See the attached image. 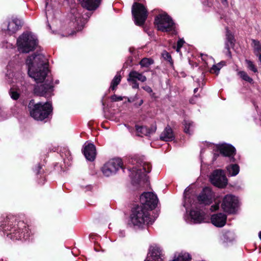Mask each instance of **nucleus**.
Here are the masks:
<instances>
[{
    "instance_id": "nucleus-1",
    "label": "nucleus",
    "mask_w": 261,
    "mask_h": 261,
    "mask_svg": "<svg viewBox=\"0 0 261 261\" xmlns=\"http://www.w3.org/2000/svg\"><path fill=\"white\" fill-rule=\"evenodd\" d=\"M26 63L29 76L37 83L44 82L49 72L45 57L42 54L30 56Z\"/></svg>"
},
{
    "instance_id": "nucleus-2",
    "label": "nucleus",
    "mask_w": 261,
    "mask_h": 261,
    "mask_svg": "<svg viewBox=\"0 0 261 261\" xmlns=\"http://www.w3.org/2000/svg\"><path fill=\"white\" fill-rule=\"evenodd\" d=\"M154 221V219L150 217L147 208L137 206L132 211L129 224L136 228H141L145 225L152 224Z\"/></svg>"
},
{
    "instance_id": "nucleus-3",
    "label": "nucleus",
    "mask_w": 261,
    "mask_h": 261,
    "mask_svg": "<svg viewBox=\"0 0 261 261\" xmlns=\"http://www.w3.org/2000/svg\"><path fill=\"white\" fill-rule=\"evenodd\" d=\"M28 108L31 117L37 120H43L47 118L52 111L51 105L48 102L42 105L41 103L35 104L31 101Z\"/></svg>"
},
{
    "instance_id": "nucleus-4",
    "label": "nucleus",
    "mask_w": 261,
    "mask_h": 261,
    "mask_svg": "<svg viewBox=\"0 0 261 261\" xmlns=\"http://www.w3.org/2000/svg\"><path fill=\"white\" fill-rule=\"evenodd\" d=\"M18 48L20 51L28 53L34 50L37 45L36 36L31 33H23L17 39Z\"/></svg>"
},
{
    "instance_id": "nucleus-5",
    "label": "nucleus",
    "mask_w": 261,
    "mask_h": 261,
    "mask_svg": "<svg viewBox=\"0 0 261 261\" xmlns=\"http://www.w3.org/2000/svg\"><path fill=\"white\" fill-rule=\"evenodd\" d=\"M151 165L150 163L141 161L137 162L136 166L130 170V175L132 180L134 182H138L142 179H145L146 174L150 172Z\"/></svg>"
},
{
    "instance_id": "nucleus-6",
    "label": "nucleus",
    "mask_w": 261,
    "mask_h": 261,
    "mask_svg": "<svg viewBox=\"0 0 261 261\" xmlns=\"http://www.w3.org/2000/svg\"><path fill=\"white\" fill-rule=\"evenodd\" d=\"M132 15L134 18L135 24L142 25L147 17V10L141 4L134 3L132 9Z\"/></svg>"
},
{
    "instance_id": "nucleus-7",
    "label": "nucleus",
    "mask_w": 261,
    "mask_h": 261,
    "mask_svg": "<svg viewBox=\"0 0 261 261\" xmlns=\"http://www.w3.org/2000/svg\"><path fill=\"white\" fill-rule=\"evenodd\" d=\"M158 30L162 32L171 31L174 27V23L170 17L166 13L158 15L154 22Z\"/></svg>"
},
{
    "instance_id": "nucleus-8",
    "label": "nucleus",
    "mask_w": 261,
    "mask_h": 261,
    "mask_svg": "<svg viewBox=\"0 0 261 261\" xmlns=\"http://www.w3.org/2000/svg\"><path fill=\"white\" fill-rule=\"evenodd\" d=\"M122 167L123 163L120 159H113L104 164L101 168V171L105 176L108 177L115 174Z\"/></svg>"
},
{
    "instance_id": "nucleus-9",
    "label": "nucleus",
    "mask_w": 261,
    "mask_h": 261,
    "mask_svg": "<svg viewBox=\"0 0 261 261\" xmlns=\"http://www.w3.org/2000/svg\"><path fill=\"white\" fill-rule=\"evenodd\" d=\"M140 202L143 207L148 209L154 208L158 203V198L156 196L151 192L144 193L140 196Z\"/></svg>"
},
{
    "instance_id": "nucleus-10",
    "label": "nucleus",
    "mask_w": 261,
    "mask_h": 261,
    "mask_svg": "<svg viewBox=\"0 0 261 261\" xmlns=\"http://www.w3.org/2000/svg\"><path fill=\"white\" fill-rule=\"evenodd\" d=\"M210 178L212 184L219 188H224L227 184V179L222 170H215L211 175Z\"/></svg>"
},
{
    "instance_id": "nucleus-11",
    "label": "nucleus",
    "mask_w": 261,
    "mask_h": 261,
    "mask_svg": "<svg viewBox=\"0 0 261 261\" xmlns=\"http://www.w3.org/2000/svg\"><path fill=\"white\" fill-rule=\"evenodd\" d=\"M237 204V197L231 195H227L223 199L222 207L225 212L230 214L233 213L235 212Z\"/></svg>"
},
{
    "instance_id": "nucleus-12",
    "label": "nucleus",
    "mask_w": 261,
    "mask_h": 261,
    "mask_svg": "<svg viewBox=\"0 0 261 261\" xmlns=\"http://www.w3.org/2000/svg\"><path fill=\"white\" fill-rule=\"evenodd\" d=\"M146 80V77L145 75L135 70H132L129 72L127 79L133 89L139 88V86L137 81L145 82Z\"/></svg>"
},
{
    "instance_id": "nucleus-13",
    "label": "nucleus",
    "mask_w": 261,
    "mask_h": 261,
    "mask_svg": "<svg viewBox=\"0 0 261 261\" xmlns=\"http://www.w3.org/2000/svg\"><path fill=\"white\" fill-rule=\"evenodd\" d=\"M71 13L72 16L71 18L72 20L75 23V25L77 28V30H81L85 24L87 19L89 17V16L86 15V17H82L81 13L76 9H72Z\"/></svg>"
},
{
    "instance_id": "nucleus-14",
    "label": "nucleus",
    "mask_w": 261,
    "mask_h": 261,
    "mask_svg": "<svg viewBox=\"0 0 261 261\" xmlns=\"http://www.w3.org/2000/svg\"><path fill=\"white\" fill-rule=\"evenodd\" d=\"M214 195L211 189L209 188H205L198 197L199 201L203 204H210L213 198Z\"/></svg>"
},
{
    "instance_id": "nucleus-15",
    "label": "nucleus",
    "mask_w": 261,
    "mask_h": 261,
    "mask_svg": "<svg viewBox=\"0 0 261 261\" xmlns=\"http://www.w3.org/2000/svg\"><path fill=\"white\" fill-rule=\"evenodd\" d=\"M191 221L194 223H200L203 222L205 219L204 213L200 210H192L190 214Z\"/></svg>"
},
{
    "instance_id": "nucleus-16",
    "label": "nucleus",
    "mask_w": 261,
    "mask_h": 261,
    "mask_svg": "<svg viewBox=\"0 0 261 261\" xmlns=\"http://www.w3.org/2000/svg\"><path fill=\"white\" fill-rule=\"evenodd\" d=\"M144 261H163L160 249L158 247H153Z\"/></svg>"
},
{
    "instance_id": "nucleus-17",
    "label": "nucleus",
    "mask_w": 261,
    "mask_h": 261,
    "mask_svg": "<svg viewBox=\"0 0 261 261\" xmlns=\"http://www.w3.org/2000/svg\"><path fill=\"white\" fill-rule=\"evenodd\" d=\"M81 6L89 11L95 10L99 6L101 0H79Z\"/></svg>"
},
{
    "instance_id": "nucleus-18",
    "label": "nucleus",
    "mask_w": 261,
    "mask_h": 261,
    "mask_svg": "<svg viewBox=\"0 0 261 261\" xmlns=\"http://www.w3.org/2000/svg\"><path fill=\"white\" fill-rule=\"evenodd\" d=\"M226 215L222 213L215 214L211 217L212 223L217 227L223 226L226 223Z\"/></svg>"
},
{
    "instance_id": "nucleus-19",
    "label": "nucleus",
    "mask_w": 261,
    "mask_h": 261,
    "mask_svg": "<svg viewBox=\"0 0 261 261\" xmlns=\"http://www.w3.org/2000/svg\"><path fill=\"white\" fill-rule=\"evenodd\" d=\"M84 153L86 158L90 161H93L96 156V148L93 144L86 145L84 149Z\"/></svg>"
},
{
    "instance_id": "nucleus-20",
    "label": "nucleus",
    "mask_w": 261,
    "mask_h": 261,
    "mask_svg": "<svg viewBox=\"0 0 261 261\" xmlns=\"http://www.w3.org/2000/svg\"><path fill=\"white\" fill-rule=\"evenodd\" d=\"M53 91V86L51 84H43L39 87L35 88L36 93L44 96L50 95V93Z\"/></svg>"
},
{
    "instance_id": "nucleus-21",
    "label": "nucleus",
    "mask_w": 261,
    "mask_h": 261,
    "mask_svg": "<svg viewBox=\"0 0 261 261\" xmlns=\"http://www.w3.org/2000/svg\"><path fill=\"white\" fill-rule=\"evenodd\" d=\"M219 149L221 154L226 156L231 157L235 153L236 149L232 145L222 144L219 146Z\"/></svg>"
},
{
    "instance_id": "nucleus-22",
    "label": "nucleus",
    "mask_w": 261,
    "mask_h": 261,
    "mask_svg": "<svg viewBox=\"0 0 261 261\" xmlns=\"http://www.w3.org/2000/svg\"><path fill=\"white\" fill-rule=\"evenodd\" d=\"M160 139L164 141H171L174 139V135L172 128L169 126H166L162 132L160 136Z\"/></svg>"
},
{
    "instance_id": "nucleus-23",
    "label": "nucleus",
    "mask_w": 261,
    "mask_h": 261,
    "mask_svg": "<svg viewBox=\"0 0 261 261\" xmlns=\"http://www.w3.org/2000/svg\"><path fill=\"white\" fill-rule=\"evenodd\" d=\"M20 21L17 19H14L8 22L7 31L10 34L15 33L19 28Z\"/></svg>"
},
{
    "instance_id": "nucleus-24",
    "label": "nucleus",
    "mask_w": 261,
    "mask_h": 261,
    "mask_svg": "<svg viewBox=\"0 0 261 261\" xmlns=\"http://www.w3.org/2000/svg\"><path fill=\"white\" fill-rule=\"evenodd\" d=\"M226 39L227 42L225 43V48L227 50L226 54L230 57L229 47L232 46L234 44V39L233 35L228 31L226 32Z\"/></svg>"
},
{
    "instance_id": "nucleus-25",
    "label": "nucleus",
    "mask_w": 261,
    "mask_h": 261,
    "mask_svg": "<svg viewBox=\"0 0 261 261\" xmlns=\"http://www.w3.org/2000/svg\"><path fill=\"white\" fill-rule=\"evenodd\" d=\"M251 45L253 48L254 53L258 56L259 60L261 62V43L256 40L252 39Z\"/></svg>"
},
{
    "instance_id": "nucleus-26",
    "label": "nucleus",
    "mask_w": 261,
    "mask_h": 261,
    "mask_svg": "<svg viewBox=\"0 0 261 261\" xmlns=\"http://www.w3.org/2000/svg\"><path fill=\"white\" fill-rule=\"evenodd\" d=\"M191 257L188 253H180L177 255H175L172 261H190Z\"/></svg>"
},
{
    "instance_id": "nucleus-27",
    "label": "nucleus",
    "mask_w": 261,
    "mask_h": 261,
    "mask_svg": "<svg viewBox=\"0 0 261 261\" xmlns=\"http://www.w3.org/2000/svg\"><path fill=\"white\" fill-rule=\"evenodd\" d=\"M11 231L10 233L8 234L7 236H9V238L13 240H19L21 238L23 229L21 230L19 228V230H10Z\"/></svg>"
},
{
    "instance_id": "nucleus-28",
    "label": "nucleus",
    "mask_w": 261,
    "mask_h": 261,
    "mask_svg": "<svg viewBox=\"0 0 261 261\" xmlns=\"http://www.w3.org/2000/svg\"><path fill=\"white\" fill-rule=\"evenodd\" d=\"M136 129L138 136H148L151 133V130L146 126L136 125Z\"/></svg>"
},
{
    "instance_id": "nucleus-29",
    "label": "nucleus",
    "mask_w": 261,
    "mask_h": 261,
    "mask_svg": "<svg viewBox=\"0 0 261 261\" xmlns=\"http://www.w3.org/2000/svg\"><path fill=\"white\" fill-rule=\"evenodd\" d=\"M227 170L230 175L236 176L239 173L240 168L238 165L232 164L227 167Z\"/></svg>"
},
{
    "instance_id": "nucleus-30",
    "label": "nucleus",
    "mask_w": 261,
    "mask_h": 261,
    "mask_svg": "<svg viewBox=\"0 0 261 261\" xmlns=\"http://www.w3.org/2000/svg\"><path fill=\"white\" fill-rule=\"evenodd\" d=\"M121 76L119 73L115 76L111 83V88L112 90H115L117 86L119 84L121 81Z\"/></svg>"
},
{
    "instance_id": "nucleus-31",
    "label": "nucleus",
    "mask_w": 261,
    "mask_h": 261,
    "mask_svg": "<svg viewBox=\"0 0 261 261\" xmlns=\"http://www.w3.org/2000/svg\"><path fill=\"white\" fill-rule=\"evenodd\" d=\"M225 65L224 62H221L217 64H214L210 69V72L218 74L220 69Z\"/></svg>"
},
{
    "instance_id": "nucleus-32",
    "label": "nucleus",
    "mask_w": 261,
    "mask_h": 261,
    "mask_svg": "<svg viewBox=\"0 0 261 261\" xmlns=\"http://www.w3.org/2000/svg\"><path fill=\"white\" fill-rule=\"evenodd\" d=\"M6 76L8 77V79L9 80V82H17L18 80V79L19 76H21V74L19 73H14L13 72L11 73H7L6 74Z\"/></svg>"
},
{
    "instance_id": "nucleus-33",
    "label": "nucleus",
    "mask_w": 261,
    "mask_h": 261,
    "mask_svg": "<svg viewBox=\"0 0 261 261\" xmlns=\"http://www.w3.org/2000/svg\"><path fill=\"white\" fill-rule=\"evenodd\" d=\"M238 74L243 80L246 82L251 83L253 81L252 79L249 76L247 73L244 71H239L238 72Z\"/></svg>"
},
{
    "instance_id": "nucleus-34",
    "label": "nucleus",
    "mask_w": 261,
    "mask_h": 261,
    "mask_svg": "<svg viewBox=\"0 0 261 261\" xmlns=\"http://www.w3.org/2000/svg\"><path fill=\"white\" fill-rule=\"evenodd\" d=\"M153 61L152 59L149 58H144L140 62V64L142 67H147L152 64Z\"/></svg>"
},
{
    "instance_id": "nucleus-35",
    "label": "nucleus",
    "mask_w": 261,
    "mask_h": 261,
    "mask_svg": "<svg viewBox=\"0 0 261 261\" xmlns=\"http://www.w3.org/2000/svg\"><path fill=\"white\" fill-rule=\"evenodd\" d=\"M184 125L185 126L184 130L185 132L187 134L190 133V128L193 126V122L190 120H185L184 121Z\"/></svg>"
},
{
    "instance_id": "nucleus-36",
    "label": "nucleus",
    "mask_w": 261,
    "mask_h": 261,
    "mask_svg": "<svg viewBox=\"0 0 261 261\" xmlns=\"http://www.w3.org/2000/svg\"><path fill=\"white\" fill-rule=\"evenodd\" d=\"M246 63L247 65V67L249 69L252 71L254 73H256L257 72V69L253 63V62L250 60H245Z\"/></svg>"
},
{
    "instance_id": "nucleus-37",
    "label": "nucleus",
    "mask_w": 261,
    "mask_h": 261,
    "mask_svg": "<svg viewBox=\"0 0 261 261\" xmlns=\"http://www.w3.org/2000/svg\"><path fill=\"white\" fill-rule=\"evenodd\" d=\"M9 93L11 97L14 100H17L19 97V94L12 88L10 89Z\"/></svg>"
},
{
    "instance_id": "nucleus-38",
    "label": "nucleus",
    "mask_w": 261,
    "mask_h": 261,
    "mask_svg": "<svg viewBox=\"0 0 261 261\" xmlns=\"http://www.w3.org/2000/svg\"><path fill=\"white\" fill-rule=\"evenodd\" d=\"M162 56L165 59H166L169 62H171V61H172L171 56L168 52L164 51L162 53Z\"/></svg>"
},
{
    "instance_id": "nucleus-39",
    "label": "nucleus",
    "mask_w": 261,
    "mask_h": 261,
    "mask_svg": "<svg viewBox=\"0 0 261 261\" xmlns=\"http://www.w3.org/2000/svg\"><path fill=\"white\" fill-rule=\"evenodd\" d=\"M111 98L112 100L114 101H118L123 100V97L122 96H117L116 95L112 96Z\"/></svg>"
},
{
    "instance_id": "nucleus-40",
    "label": "nucleus",
    "mask_w": 261,
    "mask_h": 261,
    "mask_svg": "<svg viewBox=\"0 0 261 261\" xmlns=\"http://www.w3.org/2000/svg\"><path fill=\"white\" fill-rule=\"evenodd\" d=\"M143 89L149 93H151L152 92V90L151 87H150L148 86H145L143 87Z\"/></svg>"
},
{
    "instance_id": "nucleus-41",
    "label": "nucleus",
    "mask_w": 261,
    "mask_h": 261,
    "mask_svg": "<svg viewBox=\"0 0 261 261\" xmlns=\"http://www.w3.org/2000/svg\"><path fill=\"white\" fill-rule=\"evenodd\" d=\"M219 203L216 204L211 206V210L212 211H215L217 210L219 208Z\"/></svg>"
},
{
    "instance_id": "nucleus-42",
    "label": "nucleus",
    "mask_w": 261,
    "mask_h": 261,
    "mask_svg": "<svg viewBox=\"0 0 261 261\" xmlns=\"http://www.w3.org/2000/svg\"><path fill=\"white\" fill-rule=\"evenodd\" d=\"M184 43L185 41H184V40L182 39H180L177 42V46H179V47H181Z\"/></svg>"
},
{
    "instance_id": "nucleus-43",
    "label": "nucleus",
    "mask_w": 261,
    "mask_h": 261,
    "mask_svg": "<svg viewBox=\"0 0 261 261\" xmlns=\"http://www.w3.org/2000/svg\"><path fill=\"white\" fill-rule=\"evenodd\" d=\"M231 236L232 237H233V236H232L233 235H232V234L231 233H230V232H227V233H225V234L224 237H229V236Z\"/></svg>"
},
{
    "instance_id": "nucleus-44",
    "label": "nucleus",
    "mask_w": 261,
    "mask_h": 261,
    "mask_svg": "<svg viewBox=\"0 0 261 261\" xmlns=\"http://www.w3.org/2000/svg\"><path fill=\"white\" fill-rule=\"evenodd\" d=\"M180 48H181V47H179V46H177V47H176V51H177V52H179V51H180Z\"/></svg>"
},
{
    "instance_id": "nucleus-45",
    "label": "nucleus",
    "mask_w": 261,
    "mask_h": 261,
    "mask_svg": "<svg viewBox=\"0 0 261 261\" xmlns=\"http://www.w3.org/2000/svg\"><path fill=\"white\" fill-rule=\"evenodd\" d=\"M22 225H24V224H23V222H20L19 224V226H22ZM25 227V226H24Z\"/></svg>"
},
{
    "instance_id": "nucleus-46",
    "label": "nucleus",
    "mask_w": 261,
    "mask_h": 261,
    "mask_svg": "<svg viewBox=\"0 0 261 261\" xmlns=\"http://www.w3.org/2000/svg\"><path fill=\"white\" fill-rule=\"evenodd\" d=\"M258 236L259 239L261 240V231L259 232Z\"/></svg>"
},
{
    "instance_id": "nucleus-47",
    "label": "nucleus",
    "mask_w": 261,
    "mask_h": 261,
    "mask_svg": "<svg viewBox=\"0 0 261 261\" xmlns=\"http://www.w3.org/2000/svg\"><path fill=\"white\" fill-rule=\"evenodd\" d=\"M198 91V88H195L194 90V93H195Z\"/></svg>"
},
{
    "instance_id": "nucleus-48",
    "label": "nucleus",
    "mask_w": 261,
    "mask_h": 261,
    "mask_svg": "<svg viewBox=\"0 0 261 261\" xmlns=\"http://www.w3.org/2000/svg\"><path fill=\"white\" fill-rule=\"evenodd\" d=\"M155 130H156V128L155 127V128H154V129L152 130V132H153H153H154L155 131Z\"/></svg>"
},
{
    "instance_id": "nucleus-49",
    "label": "nucleus",
    "mask_w": 261,
    "mask_h": 261,
    "mask_svg": "<svg viewBox=\"0 0 261 261\" xmlns=\"http://www.w3.org/2000/svg\"><path fill=\"white\" fill-rule=\"evenodd\" d=\"M222 1L223 2H227V0H222Z\"/></svg>"
},
{
    "instance_id": "nucleus-50",
    "label": "nucleus",
    "mask_w": 261,
    "mask_h": 261,
    "mask_svg": "<svg viewBox=\"0 0 261 261\" xmlns=\"http://www.w3.org/2000/svg\"><path fill=\"white\" fill-rule=\"evenodd\" d=\"M143 103V100H141V101H140V105L142 104Z\"/></svg>"
},
{
    "instance_id": "nucleus-51",
    "label": "nucleus",
    "mask_w": 261,
    "mask_h": 261,
    "mask_svg": "<svg viewBox=\"0 0 261 261\" xmlns=\"http://www.w3.org/2000/svg\"><path fill=\"white\" fill-rule=\"evenodd\" d=\"M233 239V237H232V238L231 239H229V241H231Z\"/></svg>"
}]
</instances>
